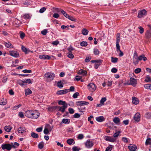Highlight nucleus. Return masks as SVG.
Wrapping results in <instances>:
<instances>
[{"label": "nucleus", "mask_w": 151, "mask_h": 151, "mask_svg": "<svg viewBox=\"0 0 151 151\" xmlns=\"http://www.w3.org/2000/svg\"><path fill=\"white\" fill-rule=\"evenodd\" d=\"M147 12L145 9L139 10L138 11L137 17L139 18L144 17L147 14Z\"/></svg>", "instance_id": "f257e3e1"}, {"label": "nucleus", "mask_w": 151, "mask_h": 151, "mask_svg": "<svg viewBox=\"0 0 151 151\" xmlns=\"http://www.w3.org/2000/svg\"><path fill=\"white\" fill-rule=\"evenodd\" d=\"M45 76L48 79L53 80L55 77L54 73L51 72H47L45 74Z\"/></svg>", "instance_id": "f03ea898"}, {"label": "nucleus", "mask_w": 151, "mask_h": 151, "mask_svg": "<svg viewBox=\"0 0 151 151\" xmlns=\"http://www.w3.org/2000/svg\"><path fill=\"white\" fill-rule=\"evenodd\" d=\"M138 58V55L135 51L134 52L133 58V63L135 65H137L139 63V60Z\"/></svg>", "instance_id": "7ed1b4c3"}, {"label": "nucleus", "mask_w": 151, "mask_h": 151, "mask_svg": "<svg viewBox=\"0 0 151 151\" xmlns=\"http://www.w3.org/2000/svg\"><path fill=\"white\" fill-rule=\"evenodd\" d=\"M31 115V119H37L39 117L40 114L37 111L32 110Z\"/></svg>", "instance_id": "20e7f679"}, {"label": "nucleus", "mask_w": 151, "mask_h": 151, "mask_svg": "<svg viewBox=\"0 0 151 151\" xmlns=\"http://www.w3.org/2000/svg\"><path fill=\"white\" fill-rule=\"evenodd\" d=\"M76 104L77 106L79 107H82L84 105H88L89 104L88 102L85 101H76Z\"/></svg>", "instance_id": "39448f33"}, {"label": "nucleus", "mask_w": 151, "mask_h": 151, "mask_svg": "<svg viewBox=\"0 0 151 151\" xmlns=\"http://www.w3.org/2000/svg\"><path fill=\"white\" fill-rule=\"evenodd\" d=\"M86 147L88 148H91L93 146V143L92 141L88 140L85 143Z\"/></svg>", "instance_id": "423d86ee"}, {"label": "nucleus", "mask_w": 151, "mask_h": 151, "mask_svg": "<svg viewBox=\"0 0 151 151\" xmlns=\"http://www.w3.org/2000/svg\"><path fill=\"white\" fill-rule=\"evenodd\" d=\"M9 53L10 55L15 58H18L19 56V53L15 51H9Z\"/></svg>", "instance_id": "0eeeda50"}, {"label": "nucleus", "mask_w": 151, "mask_h": 151, "mask_svg": "<svg viewBox=\"0 0 151 151\" xmlns=\"http://www.w3.org/2000/svg\"><path fill=\"white\" fill-rule=\"evenodd\" d=\"M12 147V145L9 144L2 145H1V148L3 150L6 149L8 150H10Z\"/></svg>", "instance_id": "6e6552de"}, {"label": "nucleus", "mask_w": 151, "mask_h": 151, "mask_svg": "<svg viewBox=\"0 0 151 151\" xmlns=\"http://www.w3.org/2000/svg\"><path fill=\"white\" fill-rule=\"evenodd\" d=\"M88 86L89 90L92 92L94 91L96 89V85L93 83L89 84Z\"/></svg>", "instance_id": "1a4fd4ad"}, {"label": "nucleus", "mask_w": 151, "mask_h": 151, "mask_svg": "<svg viewBox=\"0 0 151 151\" xmlns=\"http://www.w3.org/2000/svg\"><path fill=\"white\" fill-rule=\"evenodd\" d=\"M140 114L139 112H137L134 115V119L135 122H138L140 120Z\"/></svg>", "instance_id": "9d476101"}, {"label": "nucleus", "mask_w": 151, "mask_h": 151, "mask_svg": "<svg viewBox=\"0 0 151 151\" xmlns=\"http://www.w3.org/2000/svg\"><path fill=\"white\" fill-rule=\"evenodd\" d=\"M68 107V105L65 104L62 106H56L57 108L58 109V111H60L62 113H63L65 110V109Z\"/></svg>", "instance_id": "9b49d317"}, {"label": "nucleus", "mask_w": 151, "mask_h": 151, "mask_svg": "<svg viewBox=\"0 0 151 151\" xmlns=\"http://www.w3.org/2000/svg\"><path fill=\"white\" fill-rule=\"evenodd\" d=\"M128 148L130 151H135L137 149V146L135 145L130 144L128 146Z\"/></svg>", "instance_id": "f8f14e48"}, {"label": "nucleus", "mask_w": 151, "mask_h": 151, "mask_svg": "<svg viewBox=\"0 0 151 151\" xmlns=\"http://www.w3.org/2000/svg\"><path fill=\"white\" fill-rule=\"evenodd\" d=\"M39 58L42 59L49 60L50 57L49 55H39Z\"/></svg>", "instance_id": "ddd939ff"}, {"label": "nucleus", "mask_w": 151, "mask_h": 151, "mask_svg": "<svg viewBox=\"0 0 151 151\" xmlns=\"http://www.w3.org/2000/svg\"><path fill=\"white\" fill-rule=\"evenodd\" d=\"M145 36L147 39H149L151 37V29L147 30L145 34Z\"/></svg>", "instance_id": "4468645a"}, {"label": "nucleus", "mask_w": 151, "mask_h": 151, "mask_svg": "<svg viewBox=\"0 0 151 151\" xmlns=\"http://www.w3.org/2000/svg\"><path fill=\"white\" fill-rule=\"evenodd\" d=\"M32 110H28L26 111L25 112V115L27 117L31 118L32 113Z\"/></svg>", "instance_id": "2eb2a0df"}, {"label": "nucleus", "mask_w": 151, "mask_h": 151, "mask_svg": "<svg viewBox=\"0 0 151 151\" xmlns=\"http://www.w3.org/2000/svg\"><path fill=\"white\" fill-rule=\"evenodd\" d=\"M18 131L20 133H24L26 132V129L25 127H21L18 128Z\"/></svg>", "instance_id": "dca6fc26"}, {"label": "nucleus", "mask_w": 151, "mask_h": 151, "mask_svg": "<svg viewBox=\"0 0 151 151\" xmlns=\"http://www.w3.org/2000/svg\"><path fill=\"white\" fill-rule=\"evenodd\" d=\"M104 139L108 141H109L111 142H114L115 141L114 139L110 136H106L104 137Z\"/></svg>", "instance_id": "f3484780"}, {"label": "nucleus", "mask_w": 151, "mask_h": 151, "mask_svg": "<svg viewBox=\"0 0 151 151\" xmlns=\"http://www.w3.org/2000/svg\"><path fill=\"white\" fill-rule=\"evenodd\" d=\"M130 84L133 86H135L137 83L136 79L132 77L130 78Z\"/></svg>", "instance_id": "a211bd4d"}, {"label": "nucleus", "mask_w": 151, "mask_h": 151, "mask_svg": "<svg viewBox=\"0 0 151 151\" xmlns=\"http://www.w3.org/2000/svg\"><path fill=\"white\" fill-rule=\"evenodd\" d=\"M87 72L86 71L82 69L79 70L78 72V74L79 75H82L83 76L86 75Z\"/></svg>", "instance_id": "6ab92c4d"}, {"label": "nucleus", "mask_w": 151, "mask_h": 151, "mask_svg": "<svg viewBox=\"0 0 151 151\" xmlns=\"http://www.w3.org/2000/svg\"><path fill=\"white\" fill-rule=\"evenodd\" d=\"M4 44L5 45L6 47L8 48H13V45L11 43L9 42H4Z\"/></svg>", "instance_id": "aec40b11"}, {"label": "nucleus", "mask_w": 151, "mask_h": 151, "mask_svg": "<svg viewBox=\"0 0 151 151\" xmlns=\"http://www.w3.org/2000/svg\"><path fill=\"white\" fill-rule=\"evenodd\" d=\"M96 120L98 122H101L105 120V118L102 116H100L96 118Z\"/></svg>", "instance_id": "412c9836"}, {"label": "nucleus", "mask_w": 151, "mask_h": 151, "mask_svg": "<svg viewBox=\"0 0 151 151\" xmlns=\"http://www.w3.org/2000/svg\"><path fill=\"white\" fill-rule=\"evenodd\" d=\"M113 121L115 124L117 125H119L120 124V120L118 117H115L113 119Z\"/></svg>", "instance_id": "4be33fe9"}, {"label": "nucleus", "mask_w": 151, "mask_h": 151, "mask_svg": "<svg viewBox=\"0 0 151 151\" xmlns=\"http://www.w3.org/2000/svg\"><path fill=\"white\" fill-rule=\"evenodd\" d=\"M138 59L139 61H141L143 60L144 61H145L147 60V58L144 55H142L138 57Z\"/></svg>", "instance_id": "5701e85b"}, {"label": "nucleus", "mask_w": 151, "mask_h": 151, "mask_svg": "<svg viewBox=\"0 0 151 151\" xmlns=\"http://www.w3.org/2000/svg\"><path fill=\"white\" fill-rule=\"evenodd\" d=\"M132 103L135 105L138 104L139 103L138 99L135 97H132Z\"/></svg>", "instance_id": "b1692460"}, {"label": "nucleus", "mask_w": 151, "mask_h": 151, "mask_svg": "<svg viewBox=\"0 0 151 151\" xmlns=\"http://www.w3.org/2000/svg\"><path fill=\"white\" fill-rule=\"evenodd\" d=\"M67 142L69 145H72L75 143V141L73 139H70L67 140Z\"/></svg>", "instance_id": "393cba45"}, {"label": "nucleus", "mask_w": 151, "mask_h": 151, "mask_svg": "<svg viewBox=\"0 0 151 151\" xmlns=\"http://www.w3.org/2000/svg\"><path fill=\"white\" fill-rule=\"evenodd\" d=\"M7 103L6 100L4 98H3L0 100V105H5Z\"/></svg>", "instance_id": "a878e982"}, {"label": "nucleus", "mask_w": 151, "mask_h": 151, "mask_svg": "<svg viewBox=\"0 0 151 151\" xmlns=\"http://www.w3.org/2000/svg\"><path fill=\"white\" fill-rule=\"evenodd\" d=\"M21 49L26 54L28 53L29 52V50L27 49L26 47L23 45L22 46Z\"/></svg>", "instance_id": "bb28decb"}, {"label": "nucleus", "mask_w": 151, "mask_h": 151, "mask_svg": "<svg viewBox=\"0 0 151 151\" xmlns=\"http://www.w3.org/2000/svg\"><path fill=\"white\" fill-rule=\"evenodd\" d=\"M12 129V127L9 125L6 126L4 128L5 130L7 132H9Z\"/></svg>", "instance_id": "cd10ccee"}, {"label": "nucleus", "mask_w": 151, "mask_h": 151, "mask_svg": "<svg viewBox=\"0 0 151 151\" xmlns=\"http://www.w3.org/2000/svg\"><path fill=\"white\" fill-rule=\"evenodd\" d=\"M22 81L24 83H28V84L32 83V82L31 81L30 79H23L22 80Z\"/></svg>", "instance_id": "c85d7f7f"}, {"label": "nucleus", "mask_w": 151, "mask_h": 151, "mask_svg": "<svg viewBox=\"0 0 151 151\" xmlns=\"http://www.w3.org/2000/svg\"><path fill=\"white\" fill-rule=\"evenodd\" d=\"M44 145V143L43 142H41L38 145V147L39 149H42Z\"/></svg>", "instance_id": "c756f323"}, {"label": "nucleus", "mask_w": 151, "mask_h": 151, "mask_svg": "<svg viewBox=\"0 0 151 151\" xmlns=\"http://www.w3.org/2000/svg\"><path fill=\"white\" fill-rule=\"evenodd\" d=\"M78 109L79 112H83L85 111L86 109V107L84 106L82 107L80 106L78 108Z\"/></svg>", "instance_id": "7c9ffc66"}, {"label": "nucleus", "mask_w": 151, "mask_h": 151, "mask_svg": "<svg viewBox=\"0 0 151 151\" xmlns=\"http://www.w3.org/2000/svg\"><path fill=\"white\" fill-rule=\"evenodd\" d=\"M31 136L35 138H37L39 137L38 134L35 133V132H32L31 133Z\"/></svg>", "instance_id": "2f4dec72"}, {"label": "nucleus", "mask_w": 151, "mask_h": 151, "mask_svg": "<svg viewBox=\"0 0 151 151\" xmlns=\"http://www.w3.org/2000/svg\"><path fill=\"white\" fill-rule=\"evenodd\" d=\"M111 62L113 63H116L118 62V58L116 57H111Z\"/></svg>", "instance_id": "473e14b6"}, {"label": "nucleus", "mask_w": 151, "mask_h": 151, "mask_svg": "<svg viewBox=\"0 0 151 151\" xmlns=\"http://www.w3.org/2000/svg\"><path fill=\"white\" fill-rule=\"evenodd\" d=\"M25 94H31L32 93V91L29 88L25 89Z\"/></svg>", "instance_id": "72a5a7b5"}, {"label": "nucleus", "mask_w": 151, "mask_h": 151, "mask_svg": "<svg viewBox=\"0 0 151 151\" xmlns=\"http://www.w3.org/2000/svg\"><path fill=\"white\" fill-rule=\"evenodd\" d=\"M88 31L86 29L84 28L82 30V34L85 35H88Z\"/></svg>", "instance_id": "f704fd0d"}, {"label": "nucleus", "mask_w": 151, "mask_h": 151, "mask_svg": "<svg viewBox=\"0 0 151 151\" xmlns=\"http://www.w3.org/2000/svg\"><path fill=\"white\" fill-rule=\"evenodd\" d=\"M67 55L68 57L71 59H73L74 58V55L72 54V52H68L67 53Z\"/></svg>", "instance_id": "c9c22d12"}, {"label": "nucleus", "mask_w": 151, "mask_h": 151, "mask_svg": "<svg viewBox=\"0 0 151 151\" xmlns=\"http://www.w3.org/2000/svg\"><path fill=\"white\" fill-rule=\"evenodd\" d=\"M62 122L63 123L65 124H68L70 122V120L68 119H63L62 120Z\"/></svg>", "instance_id": "e433bc0d"}, {"label": "nucleus", "mask_w": 151, "mask_h": 151, "mask_svg": "<svg viewBox=\"0 0 151 151\" xmlns=\"http://www.w3.org/2000/svg\"><path fill=\"white\" fill-rule=\"evenodd\" d=\"M58 104L59 105H63V106L65 105V104L68 105L65 101H63L62 100H60L58 101Z\"/></svg>", "instance_id": "4c0bfd02"}, {"label": "nucleus", "mask_w": 151, "mask_h": 151, "mask_svg": "<svg viewBox=\"0 0 151 151\" xmlns=\"http://www.w3.org/2000/svg\"><path fill=\"white\" fill-rule=\"evenodd\" d=\"M144 87L146 89L151 90V83L145 84L144 85Z\"/></svg>", "instance_id": "58836bf2"}, {"label": "nucleus", "mask_w": 151, "mask_h": 151, "mask_svg": "<svg viewBox=\"0 0 151 151\" xmlns=\"http://www.w3.org/2000/svg\"><path fill=\"white\" fill-rule=\"evenodd\" d=\"M67 18L69 19L70 20L73 22H76V19L74 18L72 16H70L69 15L68 17Z\"/></svg>", "instance_id": "ea45409f"}, {"label": "nucleus", "mask_w": 151, "mask_h": 151, "mask_svg": "<svg viewBox=\"0 0 151 151\" xmlns=\"http://www.w3.org/2000/svg\"><path fill=\"white\" fill-rule=\"evenodd\" d=\"M145 144L147 145H148L151 144V138H147Z\"/></svg>", "instance_id": "a19ab883"}, {"label": "nucleus", "mask_w": 151, "mask_h": 151, "mask_svg": "<svg viewBox=\"0 0 151 151\" xmlns=\"http://www.w3.org/2000/svg\"><path fill=\"white\" fill-rule=\"evenodd\" d=\"M80 45L82 46L86 47V46L88 44L87 42L85 41H82L80 43Z\"/></svg>", "instance_id": "79ce46f5"}, {"label": "nucleus", "mask_w": 151, "mask_h": 151, "mask_svg": "<svg viewBox=\"0 0 151 151\" xmlns=\"http://www.w3.org/2000/svg\"><path fill=\"white\" fill-rule=\"evenodd\" d=\"M145 117L147 119H150L151 118V113L149 112L146 113L145 114Z\"/></svg>", "instance_id": "37998d69"}, {"label": "nucleus", "mask_w": 151, "mask_h": 151, "mask_svg": "<svg viewBox=\"0 0 151 151\" xmlns=\"http://www.w3.org/2000/svg\"><path fill=\"white\" fill-rule=\"evenodd\" d=\"M61 13L66 18H68V17L69 15L67 14L64 10H62L61 11Z\"/></svg>", "instance_id": "c03bdc74"}, {"label": "nucleus", "mask_w": 151, "mask_h": 151, "mask_svg": "<svg viewBox=\"0 0 151 151\" xmlns=\"http://www.w3.org/2000/svg\"><path fill=\"white\" fill-rule=\"evenodd\" d=\"M138 28L139 29V33L141 34H142L144 32V28L141 26H139V27H138Z\"/></svg>", "instance_id": "a18cd8bd"}, {"label": "nucleus", "mask_w": 151, "mask_h": 151, "mask_svg": "<svg viewBox=\"0 0 151 151\" xmlns=\"http://www.w3.org/2000/svg\"><path fill=\"white\" fill-rule=\"evenodd\" d=\"M23 17L25 19H29L30 17L29 14H25L23 16Z\"/></svg>", "instance_id": "49530a36"}, {"label": "nucleus", "mask_w": 151, "mask_h": 151, "mask_svg": "<svg viewBox=\"0 0 151 151\" xmlns=\"http://www.w3.org/2000/svg\"><path fill=\"white\" fill-rule=\"evenodd\" d=\"M56 106H51L48 108V110L49 111H53L54 109L56 108Z\"/></svg>", "instance_id": "de8ad7c7"}, {"label": "nucleus", "mask_w": 151, "mask_h": 151, "mask_svg": "<svg viewBox=\"0 0 151 151\" xmlns=\"http://www.w3.org/2000/svg\"><path fill=\"white\" fill-rule=\"evenodd\" d=\"M141 69L140 68H136L134 70V72L136 74L139 73L141 72Z\"/></svg>", "instance_id": "09e8293b"}, {"label": "nucleus", "mask_w": 151, "mask_h": 151, "mask_svg": "<svg viewBox=\"0 0 151 151\" xmlns=\"http://www.w3.org/2000/svg\"><path fill=\"white\" fill-rule=\"evenodd\" d=\"M47 32V29H45L41 31V33L44 35H46Z\"/></svg>", "instance_id": "8fccbe9b"}, {"label": "nucleus", "mask_w": 151, "mask_h": 151, "mask_svg": "<svg viewBox=\"0 0 151 151\" xmlns=\"http://www.w3.org/2000/svg\"><path fill=\"white\" fill-rule=\"evenodd\" d=\"M112 147V145H109L106 148L105 151H111Z\"/></svg>", "instance_id": "3c124183"}, {"label": "nucleus", "mask_w": 151, "mask_h": 151, "mask_svg": "<svg viewBox=\"0 0 151 151\" xmlns=\"http://www.w3.org/2000/svg\"><path fill=\"white\" fill-rule=\"evenodd\" d=\"M103 62V60H96V63L97 64V65L100 66L101 65L102 63Z\"/></svg>", "instance_id": "603ef678"}, {"label": "nucleus", "mask_w": 151, "mask_h": 151, "mask_svg": "<svg viewBox=\"0 0 151 151\" xmlns=\"http://www.w3.org/2000/svg\"><path fill=\"white\" fill-rule=\"evenodd\" d=\"M106 97L102 98L100 100V103L104 105V103L106 101Z\"/></svg>", "instance_id": "864d4df0"}, {"label": "nucleus", "mask_w": 151, "mask_h": 151, "mask_svg": "<svg viewBox=\"0 0 151 151\" xmlns=\"http://www.w3.org/2000/svg\"><path fill=\"white\" fill-rule=\"evenodd\" d=\"M77 138L78 139H82L83 138L84 136L83 134H78Z\"/></svg>", "instance_id": "5fc2aeb1"}, {"label": "nucleus", "mask_w": 151, "mask_h": 151, "mask_svg": "<svg viewBox=\"0 0 151 151\" xmlns=\"http://www.w3.org/2000/svg\"><path fill=\"white\" fill-rule=\"evenodd\" d=\"M57 86L59 88H62L63 87V85L61 81H58L57 83Z\"/></svg>", "instance_id": "6e6d98bb"}, {"label": "nucleus", "mask_w": 151, "mask_h": 151, "mask_svg": "<svg viewBox=\"0 0 151 151\" xmlns=\"http://www.w3.org/2000/svg\"><path fill=\"white\" fill-rule=\"evenodd\" d=\"M22 72L25 73H30L32 72L30 70L25 69L22 71Z\"/></svg>", "instance_id": "4d7b16f0"}, {"label": "nucleus", "mask_w": 151, "mask_h": 151, "mask_svg": "<svg viewBox=\"0 0 151 151\" xmlns=\"http://www.w3.org/2000/svg\"><path fill=\"white\" fill-rule=\"evenodd\" d=\"M20 37L21 39H23L25 36V34L22 32H20Z\"/></svg>", "instance_id": "13d9d810"}, {"label": "nucleus", "mask_w": 151, "mask_h": 151, "mask_svg": "<svg viewBox=\"0 0 151 151\" xmlns=\"http://www.w3.org/2000/svg\"><path fill=\"white\" fill-rule=\"evenodd\" d=\"M18 116L21 118H24V115L23 113L22 112H20L18 114Z\"/></svg>", "instance_id": "bf43d9fd"}, {"label": "nucleus", "mask_w": 151, "mask_h": 151, "mask_svg": "<svg viewBox=\"0 0 151 151\" xmlns=\"http://www.w3.org/2000/svg\"><path fill=\"white\" fill-rule=\"evenodd\" d=\"M99 52L98 50L96 49H94L93 52L94 54L95 55H98L99 53Z\"/></svg>", "instance_id": "052dcab7"}, {"label": "nucleus", "mask_w": 151, "mask_h": 151, "mask_svg": "<svg viewBox=\"0 0 151 151\" xmlns=\"http://www.w3.org/2000/svg\"><path fill=\"white\" fill-rule=\"evenodd\" d=\"M145 81L146 82H151V78L149 76L146 77Z\"/></svg>", "instance_id": "680f3d73"}, {"label": "nucleus", "mask_w": 151, "mask_h": 151, "mask_svg": "<svg viewBox=\"0 0 151 151\" xmlns=\"http://www.w3.org/2000/svg\"><path fill=\"white\" fill-rule=\"evenodd\" d=\"M68 111L70 114H73L74 112V110L71 108H69L68 109Z\"/></svg>", "instance_id": "e2e57ef3"}, {"label": "nucleus", "mask_w": 151, "mask_h": 151, "mask_svg": "<svg viewBox=\"0 0 151 151\" xmlns=\"http://www.w3.org/2000/svg\"><path fill=\"white\" fill-rule=\"evenodd\" d=\"M72 150L73 151H79L80 149L78 148L77 147L75 146L73 147Z\"/></svg>", "instance_id": "0e129e2a"}, {"label": "nucleus", "mask_w": 151, "mask_h": 151, "mask_svg": "<svg viewBox=\"0 0 151 151\" xmlns=\"http://www.w3.org/2000/svg\"><path fill=\"white\" fill-rule=\"evenodd\" d=\"M46 9L45 7H43L40 9L39 11V12L40 13H42L46 10Z\"/></svg>", "instance_id": "69168bd1"}, {"label": "nucleus", "mask_w": 151, "mask_h": 151, "mask_svg": "<svg viewBox=\"0 0 151 151\" xmlns=\"http://www.w3.org/2000/svg\"><path fill=\"white\" fill-rule=\"evenodd\" d=\"M91 59V57H86V59H85V62L88 63L89 62Z\"/></svg>", "instance_id": "338daca9"}, {"label": "nucleus", "mask_w": 151, "mask_h": 151, "mask_svg": "<svg viewBox=\"0 0 151 151\" xmlns=\"http://www.w3.org/2000/svg\"><path fill=\"white\" fill-rule=\"evenodd\" d=\"M117 71V69L116 68H113L111 69V72L114 73H116Z\"/></svg>", "instance_id": "774afa93"}]
</instances>
